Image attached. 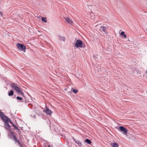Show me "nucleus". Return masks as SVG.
<instances>
[{"label": "nucleus", "instance_id": "1", "mask_svg": "<svg viewBox=\"0 0 147 147\" xmlns=\"http://www.w3.org/2000/svg\"><path fill=\"white\" fill-rule=\"evenodd\" d=\"M0 117H1L2 119L5 123V128L7 129H10L11 126L8 124L10 122V119L4 115L3 113L0 111Z\"/></svg>", "mask_w": 147, "mask_h": 147}, {"label": "nucleus", "instance_id": "2", "mask_svg": "<svg viewBox=\"0 0 147 147\" xmlns=\"http://www.w3.org/2000/svg\"><path fill=\"white\" fill-rule=\"evenodd\" d=\"M11 86L13 90H16L17 93L24 96L23 92L20 89L19 85L15 84H11Z\"/></svg>", "mask_w": 147, "mask_h": 147}, {"label": "nucleus", "instance_id": "3", "mask_svg": "<svg viewBox=\"0 0 147 147\" xmlns=\"http://www.w3.org/2000/svg\"><path fill=\"white\" fill-rule=\"evenodd\" d=\"M75 46L77 48H84L85 47V46L83 44L82 42L80 40H77L75 44Z\"/></svg>", "mask_w": 147, "mask_h": 147}, {"label": "nucleus", "instance_id": "4", "mask_svg": "<svg viewBox=\"0 0 147 147\" xmlns=\"http://www.w3.org/2000/svg\"><path fill=\"white\" fill-rule=\"evenodd\" d=\"M17 46L18 48L21 51H23L24 50V52L25 51V49H26V46L22 44H20L18 43L17 45Z\"/></svg>", "mask_w": 147, "mask_h": 147}, {"label": "nucleus", "instance_id": "5", "mask_svg": "<svg viewBox=\"0 0 147 147\" xmlns=\"http://www.w3.org/2000/svg\"><path fill=\"white\" fill-rule=\"evenodd\" d=\"M119 130L121 131H122L124 134H126L127 132V129L123 127H120L119 128Z\"/></svg>", "mask_w": 147, "mask_h": 147}, {"label": "nucleus", "instance_id": "6", "mask_svg": "<svg viewBox=\"0 0 147 147\" xmlns=\"http://www.w3.org/2000/svg\"><path fill=\"white\" fill-rule=\"evenodd\" d=\"M65 20L69 24H73V22L71 19L69 18H65Z\"/></svg>", "mask_w": 147, "mask_h": 147}, {"label": "nucleus", "instance_id": "7", "mask_svg": "<svg viewBox=\"0 0 147 147\" xmlns=\"http://www.w3.org/2000/svg\"><path fill=\"white\" fill-rule=\"evenodd\" d=\"M44 111L46 112L47 114H48L49 115H50L52 113L51 111L49 109L47 108H46V110H44Z\"/></svg>", "mask_w": 147, "mask_h": 147}, {"label": "nucleus", "instance_id": "8", "mask_svg": "<svg viewBox=\"0 0 147 147\" xmlns=\"http://www.w3.org/2000/svg\"><path fill=\"white\" fill-rule=\"evenodd\" d=\"M111 145L113 147H118V144L115 142H114L113 143H111Z\"/></svg>", "mask_w": 147, "mask_h": 147}, {"label": "nucleus", "instance_id": "9", "mask_svg": "<svg viewBox=\"0 0 147 147\" xmlns=\"http://www.w3.org/2000/svg\"><path fill=\"white\" fill-rule=\"evenodd\" d=\"M106 29V27L105 26H101L100 27V30H102L104 32H105Z\"/></svg>", "mask_w": 147, "mask_h": 147}, {"label": "nucleus", "instance_id": "10", "mask_svg": "<svg viewBox=\"0 0 147 147\" xmlns=\"http://www.w3.org/2000/svg\"><path fill=\"white\" fill-rule=\"evenodd\" d=\"M120 34L123 36L125 38H126V35L125 34V32L123 31L121 32Z\"/></svg>", "mask_w": 147, "mask_h": 147}, {"label": "nucleus", "instance_id": "11", "mask_svg": "<svg viewBox=\"0 0 147 147\" xmlns=\"http://www.w3.org/2000/svg\"><path fill=\"white\" fill-rule=\"evenodd\" d=\"M84 142L86 143L89 144H90L91 142V141L88 139H87L86 140H85Z\"/></svg>", "mask_w": 147, "mask_h": 147}, {"label": "nucleus", "instance_id": "12", "mask_svg": "<svg viewBox=\"0 0 147 147\" xmlns=\"http://www.w3.org/2000/svg\"><path fill=\"white\" fill-rule=\"evenodd\" d=\"M59 38L60 40L64 41L65 40V38L63 37L62 36H59Z\"/></svg>", "mask_w": 147, "mask_h": 147}, {"label": "nucleus", "instance_id": "13", "mask_svg": "<svg viewBox=\"0 0 147 147\" xmlns=\"http://www.w3.org/2000/svg\"><path fill=\"white\" fill-rule=\"evenodd\" d=\"M41 20L42 22H47L46 20V17H42L41 18Z\"/></svg>", "mask_w": 147, "mask_h": 147}, {"label": "nucleus", "instance_id": "14", "mask_svg": "<svg viewBox=\"0 0 147 147\" xmlns=\"http://www.w3.org/2000/svg\"><path fill=\"white\" fill-rule=\"evenodd\" d=\"M13 94V92L12 90H11L8 93L9 96H12Z\"/></svg>", "mask_w": 147, "mask_h": 147}, {"label": "nucleus", "instance_id": "15", "mask_svg": "<svg viewBox=\"0 0 147 147\" xmlns=\"http://www.w3.org/2000/svg\"><path fill=\"white\" fill-rule=\"evenodd\" d=\"M10 123L14 127L15 129H18V127L16 126V125L11 121L10 120Z\"/></svg>", "mask_w": 147, "mask_h": 147}, {"label": "nucleus", "instance_id": "16", "mask_svg": "<svg viewBox=\"0 0 147 147\" xmlns=\"http://www.w3.org/2000/svg\"><path fill=\"white\" fill-rule=\"evenodd\" d=\"M73 92L74 93L76 94L78 92V91L76 90H73Z\"/></svg>", "mask_w": 147, "mask_h": 147}, {"label": "nucleus", "instance_id": "17", "mask_svg": "<svg viewBox=\"0 0 147 147\" xmlns=\"http://www.w3.org/2000/svg\"><path fill=\"white\" fill-rule=\"evenodd\" d=\"M14 140L16 141V142H17L19 143V142H18V140H17V139L16 137L14 136Z\"/></svg>", "mask_w": 147, "mask_h": 147}, {"label": "nucleus", "instance_id": "18", "mask_svg": "<svg viewBox=\"0 0 147 147\" xmlns=\"http://www.w3.org/2000/svg\"><path fill=\"white\" fill-rule=\"evenodd\" d=\"M16 98L17 99L20 100H21L22 99V98H21L19 96H17Z\"/></svg>", "mask_w": 147, "mask_h": 147}, {"label": "nucleus", "instance_id": "19", "mask_svg": "<svg viewBox=\"0 0 147 147\" xmlns=\"http://www.w3.org/2000/svg\"><path fill=\"white\" fill-rule=\"evenodd\" d=\"M49 147H50V146H49Z\"/></svg>", "mask_w": 147, "mask_h": 147}]
</instances>
